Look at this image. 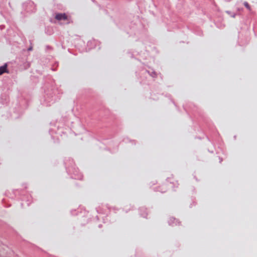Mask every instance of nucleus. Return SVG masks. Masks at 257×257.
Instances as JSON below:
<instances>
[{"label":"nucleus","instance_id":"1","mask_svg":"<svg viewBox=\"0 0 257 257\" xmlns=\"http://www.w3.org/2000/svg\"><path fill=\"white\" fill-rule=\"evenodd\" d=\"M56 18L58 20H61L62 19L66 20L67 17L65 14H60L56 15Z\"/></svg>","mask_w":257,"mask_h":257},{"label":"nucleus","instance_id":"2","mask_svg":"<svg viewBox=\"0 0 257 257\" xmlns=\"http://www.w3.org/2000/svg\"><path fill=\"white\" fill-rule=\"evenodd\" d=\"M7 72V65L5 64L3 66L0 67V75L4 72Z\"/></svg>","mask_w":257,"mask_h":257},{"label":"nucleus","instance_id":"3","mask_svg":"<svg viewBox=\"0 0 257 257\" xmlns=\"http://www.w3.org/2000/svg\"><path fill=\"white\" fill-rule=\"evenodd\" d=\"M243 4L246 9H247L250 11H251V8H250V6L249 5V4H248V3L244 2Z\"/></svg>","mask_w":257,"mask_h":257}]
</instances>
